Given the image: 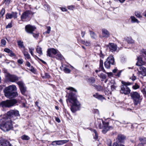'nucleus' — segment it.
Here are the masks:
<instances>
[{"instance_id":"nucleus-63","label":"nucleus","mask_w":146,"mask_h":146,"mask_svg":"<svg viewBox=\"0 0 146 146\" xmlns=\"http://www.w3.org/2000/svg\"><path fill=\"white\" fill-rule=\"evenodd\" d=\"M112 146H119V145L117 142H116L113 143Z\"/></svg>"},{"instance_id":"nucleus-21","label":"nucleus","mask_w":146,"mask_h":146,"mask_svg":"<svg viewBox=\"0 0 146 146\" xmlns=\"http://www.w3.org/2000/svg\"><path fill=\"white\" fill-rule=\"evenodd\" d=\"M93 96L94 97L101 100H103L105 99L102 95L99 94L98 93L94 94Z\"/></svg>"},{"instance_id":"nucleus-17","label":"nucleus","mask_w":146,"mask_h":146,"mask_svg":"<svg viewBox=\"0 0 146 146\" xmlns=\"http://www.w3.org/2000/svg\"><path fill=\"white\" fill-rule=\"evenodd\" d=\"M140 71L138 72L139 74H141L143 76H146V68L143 66H140L139 67Z\"/></svg>"},{"instance_id":"nucleus-15","label":"nucleus","mask_w":146,"mask_h":146,"mask_svg":"<svg viewBox=\"0 0 146 146\" xmlns=\"http://www.w3.org/2000/svg\"><path fill=\"white\" fill-rule=\"evenodd\" d=\"M17 13L16 12H13L11 14L7 13L6 15V18L7 19H11L14 18L15 19L17 17Z\"/></svg>"},{"instance_id":"nucleus-60","label":"nucleus","mask_w":146,"mask_h":146,"mask_svg":"<svg viewBox=\"0 0 146 146\" xmlns=\"http://www.w3.org/2000/svg\"><path fill=\"white\" fill-rule=\"evenodd\" d=\"M141 52L142 53H144L146 55V49H143L141 50Z\"/></svg>"},{"instance_id":"nucleus-30","label":"nucleus","mask_w":146,"mask_h":146,"mask_svg":"<svg viewBox=\"0 0 146 146\" xmlns=\"http://www.w3.org/2000/svg\"><path fill=\"white\" fill-rule=\"evenodd\" d=\"M104 64L105 68L108 69L110 68V65H111V64L110 63V62L107 61V60L105 62Z\"/></svg>"},{"instance_id":"nucleus-4","label":"nucleus","mask_w":146,"mask_h":146,"mask_svg":"<svg viewBox=\"0 0 146 146\" xmlns=\"http://www.w3.org/2000/svg\"><path fill=\"white\" fill-rule=\"evenodd\" d=\"M4 122L1 124V128L4 131H8L12 128V124L11 120L7 118L5 119H3Z\"/></svg>"},{"instance_id":"nucleus-48","label":"nucleus","mask_w":146,"mask_h":146,"mask_svg":"<svg viewBox=\"0 0 146 146\" xmlns=\"http://www.w3.org/2000/svg\"><path fill=\"white\" fill-rule=\"evenodd\" d=\"M114 123L117 126H119L121 124V122H119V121L115 120L114 122Z\"/></svg>"},{"instance_id":"nucleus-58","label":"nucleus","mask_w":146,"mask_h":146,"mask_svg":"<svg viewBox=\"0 0 146 146\" xmlns=\"http://www.w3.org/2000/svg\"><path fill=\"white\" fill-rule=\"evenodd\" d=\"M121 72H122L121 70L119 71L118 72V73H117V74L115 76H118V77H119L120 76L121 74Z\"/></svg>"},{"instance_id":"nucleus-28","label":"nucleus","mask_w":146,"mask_h":146,"mask_svg":"<svg viewBox=\"0 0 146 146\" xmlns=\"http://www.w3.org/2000/svg\"><path fill=\"white\" fill-rule=\"evenodd\" d=\"M82 44L85 45L86 46H90L91 45V43L90 41L82 40Z\"/></svg>"},{"instance_id":"nucleus-43","label":"nucleus","mask_w":146,"mask_h":146,"mask_svg":"<svg viewBox=\"0 0 146 146\" xmlns=\"http://www.w3.org/2000/svg\"><path fill=\"white\" fill-rule=\"evenodd\" d=\"M5 12V9L4 8H2L0 13V17L3 16Z\"/></svg>"},{"instance_id":"nucleus-40","label":"nucleus","mask_w":146,"mask_h":146,"mask_svg":"<svg viewBox=\"0 0 146 146\" xmlns=\"http://www.w3.org/2000/svg\"><path fill=\"white\" fill-rule=\"evenodd\" d=\"M31 34H33V36L36 39H37L39 36V34L38 33H34L33 32V33Z\"/></svg>"},{"instance_id":"nucleus-31","label":"nucleus","mask_w":146,"mask_h":146,"mask_svg":"<svg viewBox=\"0 0 146 146\" xmlns=\"http://www.w3.org/2000/svg\"><path fill=\"white\" fill-rule=\"evenodd\" d=\"M17 42L18 45L19 47L21 48H25L23 42L21 40H18Z\"/></svg>"},{"instance_id":"nucleus-32","label":"nucleus","mask_w":146,"mask_h":146,"mask_svg":"<svg viewBox=\"0 0 146 146\" xmlns=\"http://www.w3.org/2000/svg\"><path fill=\"white\" fill-rule=\"evenodd\" d=\"M0 146H11V145L8 141H6L1 143Z\"/></svg>"},{"instance_id":"nucleus-53","label":"nucleus","mask_w":146,"mask_h":146,"mask_svg":"<svg viewBox=\"0 0 146 146\" xmlns=\"http://www.w3.org/2000/svg\"><path fill=\"white\" fill-rule=\"evenodd\" d=\"M74 8V6L73 5L69 6L68 7V8L69 9L73 10Z\"/></svg>"},{"instance_id":"nucleus-3","label":"nucleus","mask_w":146,"mask_h":146,"mask_svg":"<svg viewBox=\"0 0 146 146\" xmlns=\"http://www.w3.org/2000/svg\"><path fill=\"white\" fill-rule=\"evenodd\" d=\"M96 125L97 128H99L100 129H102L103 127V126H104V129L102 131L104 133H106L110 129L112 128L111 126L108 125V122H104L103 120L101 119L98 120L97 121L96 123Z\"/></svg>"},{"instance_id":"nucleus-11","label":"nucleus","mask_w":146,"mask_h":146,"mask_svg":"<svg viewBox=\"0 0 146 146\" xmlns=\"http://www.w3.org/2000/svg\"><path fill=\"white\" fill-rule=\"evenodd\" d=\"M58 50L54 48H50L48 49L47 51V56L53 58L54 57L53 54L55 55L57 53Z\"/></svg>"},{"instance_id":"nucleus-37","label":"nucleus","mask_w":146,"mask_h":146,"mask_svg":"<svg viewBox=\"0 0 146 146\" xmlns=\"http://www.w3.org/2000/svg\"><path fill=\"white\" fill-rule=\"evenodd\" d=\"M21 139L24 140H28L30 139V137L26 135H23L21 137Z\"/></svg>"},{"instance_id":"nucleus-6","label":"nucleus","mask_w":146,"mask_h":146,"mask_svg":"<svg viewBox=\"0 0 146 146\" xmlns=\"http://www.w3.org/2000/svg\"><path fill=\"white\" fill-rule=\"evenodd\" d=\"M18 103V101L15 99L7 100L6 101H2L0 103L2 107L10 108L13 106Z\"/></svg>"},{"instance_id":"nucleus-9","label":"nucleus","mask_w":146,"mask_h":146,"mask_svg":"<svg viewBox=\"0 0 146 146\" xmlns=\"http://www.w3.org/2000/svg\"><path fill=\"white\" fill-rule=\"evenodd\" d=\"M33 14L32 12L29 10L24 12L21 16V20L23 21H29L30 20V15Z\"/></svg>"},{"instance_id":"nucleus-51","label":"nucleus","mask_w":146,"mask_h":146,"mask_svg":"<svg viewBox=\"0 0 146 146\" xmlns=\"http://www.w3.org/2000/svg\"><path fill=\"white\" fill-rule=\"evenodd\" d=\"M130 78L131 79L132 81H134L136 79V76L134 75V74H133L132 76L130 77Z\"/></svg>"},{"instance_id":"nucleus-33","label":"nucleus","mask_w":146,"mask_h":146,"mask_svg":"<svg viewBox=\"0 0 146 146\" xmlns=\"http://www.w3.org/2000/svg\"><path fill=\"white\" fill-rule=\"evenodd\" d=\"M98 76L102 79V81L106 79L107 77L106 75L103 73H101Z\"/></svg>"},{"instance_id":"nucleus-19","label":"nucleus","mask_w":146,"mask_h":146,"mask_svg":"<svg viewBox=\"0 0 146 146\" xmlns=\"http://www.w3.org/2000/svg\"><path fill=\"white\" fill-rule=\"evenodd\" d=\"M102 35L103 37L107 38L110 35L109 32L107 29H102Z\"/></svg>"},{"instance_id":"nucleus-39","label":"nucleus","mask_w":146,"mask_h":146,"mask_svg":"<svg viewBox=\"0 0 146 146\" xmlns=\"http://www.w3.org/2000/svg\"><path fill=\"white\" fill-rule=\"evenodd\" d=\"M29 51L30 52V53L31 54V55L33 56H34V54H33V51L35 49L34 48H31L29 47Z\"/></svg>"},{"instance_id":"nucleus-41","label":"nucleus","mask_w":146,"mask_h":146,"mask_svg":"<svg viewBox=\"0 0 146 146\" xmlns=\"http://www.w3.org/2000/svg\"><path fill=\"white\" fill-rule=\"evenodd\" d=\"M95 81L94 78H90L88 79V82L90 84H92L94 83Z\"/></svg>"},{"instance_id":"nucleus-18","label":"nucleus","mask_w":146,"mask_h":146,"mask_svg":"<svg viewBox=\"0 0 146 146\" xmlns=\"http://www.w3.org/2000/svg\"><path fill=\"white\" fill-rule=\"evenodd\" d=\"M125 138V137L123 135L120 134L118 135L117 139V141L118 143L123 142Z\"/></svg>"},{"instance_id":"nucleus-8","label":"nucleus","mask_w":146,"mask_h":146,"mask_svg":"<svg viewBox=\"0 0 146 146\" xmlns=\"http://www.w3.org/2000/svg\"><path fill=\"white\" fill-rule=\"evenodd\" d=\"M121 83L124 85H122L121 86L120 92L125 95L129 94L131 91L129 88L127 86V85H129L130 83H127L123 81H122Z\"/></svg>"},{"instance_id":"nucleus-54","label":"nucleus","mask_w":146,"mask_h":146,"mask_svg":"<svg viewBox=\"0 0 146 146\" xmlns=\"http://www.w3.org/2000/svg\"><path fill=\"white\" fill-rule=\"evenodd\" d=\"M47 30L46 32V33H47L49 34L50 33V30H51V28L50 27H47Z\"/></svg>"},{"instance_id":"nucleus-24","label":"nucleus","mask_w":146,"mask_h":146,"mask_svg":"<svg viewBox=\"0 0 146 146\" xmlns=\"http://www.w3.org/2000/svg\"><path fill=\"white\" fill-rule=\"evenodd\" d=\"M125 40L129 44H133L134 43V41L131 38L127 37L125 38Z\"/></svg>"},{"instance_id":"nucleus-34","label":"nucleus","mask_w":146,"mask_h":146,"mask_svg":"<svg viewBox=\"0 0 146 146\" xmlns=\"http://www.w3.org/2000/svg\"><path fill=\"white\" fill-rule=\"evenodd\" d=\"M135 15L136 17L138 18H141L142 16L141 15L140 13L138 11H136L135 12Z\"/></svg>"},{"instance_id":"nucleus-49","label":"nucleus","mask_w":146,"mask_h":146,"mask_svg":"<svg viewBox=\"0 0 146 146\" xmlns=\"http://www.w3.org/2000/svg\"><path fill=\"white\" fill-rule=\"evenodd\" d=\"M93 132L95 133V136H94V138L95 139H97L98 138V134H97L96 131V130H94L93 131Z\"/></svg>"},{"instance_id":"nucleus-50","label":"nucleus","mask_w":146,"mask_h":146,"mask_svg":"<svg viewBox=\"0 0 146 146\" xmlns=\"http://www.w3.org/2000/svg\"><path fill=\"white\" fill-rule=\"evenodd\" d=\"M9 55L11 57L15 56H16L15 54L12 51H11L9 53Z\"/></svg>"},{"instance_id":"nucleus-26","label":"nucleus","mask_w":146,"mask_h":146,"mask_svg":"<svg viewBox=\"0 0 146 146\" xmlns=\"http://www.w3.org/2000/svg\"><path fill=\"white\" fill-rule=\"evenodd\" d=\"M23 54L25 57V59H30L31 58V57L30 54L28 53V52L25 50L23 52Z\"/></svg>"},{"instance_id":"nucleus-46","label":"nucleus","mask_w":146,"mask_h":146,"mask_svg":"<svg viewBox=\"0 0 146 146\" xmlns=\"http://www.w3.org/2000/svg\"><path fill=\"white\" fill-rule=\"evenodd\" d=\"M91 35L92 37L94 39H96L97 37L96 35L93 33H91Z\"/></svg>"},{"instance_id":"nucleus-29","label":"nucleus","mask_w":146,"mask_h":146,"mask_svg":"<svg viewBox=\"0 0 146 146\" xmlns=\"http://www.w3.org/2000/svg\"><path fill=\"white\" fill-rule=\"evenodd\" d=\"M37 52L40 55L42 54V48L39 46H37L36 48Z\"/></svg>"},{"instance_id":"nucleus-2","label":"nucleus","mask_w":146,"mask_h":146,"mask_svg":"<svg viewBox=\"0 0 146 146\" xmlns=\"http://www.w3.org/2000/svg\"><path fill=\"white\" fill-rule=\"evenodd\" d=\"M17 90L16 86L14 85L6 87L4 90L5 96L9 98H12L17 97L18 94L17 92Z\"/></svg>"},{"instance_id":"nucleus-59","label":"nucleus","mask_w":146,"mask_h":146,"mask_svg":"<svg viewBox=\"0 0 146 146\" xmlns=\"http://www.w3.org/2000/svg\"><path fill=\"white\" fill-rule=\"evenodd\" d=\"M116 87L114 85H112L111 86V89L112 90H114L115 89Z\"/></svg>"},{"instance_id":"nucleus-25","label":"nucleus","mask_w":146,"mask_h":146,"mask_svg":"<svg viewBox=\"0 0 146 146\" xmlns=\"http://www.w3.org/2000/svg\"><path fill=\"white\" fill-rule=\"evenodd\" d=\"M130 18L131 19V22L132 23H139V21L135 18V17L133 16H131L130 17Z\"/></svg>"},{"instance_id":"nucleus-44","label":"nucleus","mask_w":146,"mask_h":146,"mask_svg":"<svg viewBox=\"0 0 146 146\" xmlns=\"http://www.w3.org/2000/svg\"><path fill=\"white\" fill-rule=\"evenodd\" d=\"M67 89L68 90H69L71 91H74L76 92H77L76 90L75 89L72 87H69L67 88Z\"/></svg>"},{"instance_id":"nucleus-42","label":"nucleus","mask_w":146,"mask_h":146,"mask_svg":"<svg viewBox=\"0 0 146 146\" xmlns=\"http://www.w3.org/2000/svg\"><path fill=\"white\" fill-rule=\"evenodd\" d=\"M1 46H4L6 45V41L5 39H2L1 41Z\"/></svg>"},{"instance_id":"nucleus-62","label":"nucleus","mask_w":146,"mask_h":146,"mask_svg":"<svg viewBox=\"0 0 146 146\" xmlns=\"http://www.w3.org/2000/svg\"><path fill=\"white\" fill-rule=\"evenodd\" d=\"M26 65L28 67H29L31 66L30 63L28 61H27L26 62Z\"/></svg>"},{"instance_id":"nucleus-16","label":"nucleus","mask_w":146,"mask_h":146,"mask_svg":"<svg viewBox=\"0 0 146 146\" xmlns=\"http://www.w3.org/2000/svg\"><path fill=\"white\" fill-rule=\"evenodd\" d=\"M102 71L104 72H106L105 70L104 69L103 66V61L101 59L100 61V67L99 70H96L95 72L97 73L98 72L100 71Z\"/></svg>"},{"instance_id":"nucleus-38","label":"nucleus","mask_w":146,"mask_h":146,"mask_svg":"<svg viewBox=\"0 0 146 146\" xmlns=\"http://www.w3.org/2000/svg\"><path fill=\"white\" fill-rule=\"evenodd\" d=\"M56 58L58 60H61L62 58V56L60 54H58L56 56Z\"/></svg>"},{"instance_id":"nucleus-52","label":"nucleus","mask_w":146,"mask_h":146,"mask_svg":"<svg viewBox=\"0 0 146 146\" xmlns=\"http://www.w3.org/2000/svg\"><path fill=\"white\" fill-rule=\"evenodd\" d=\"M11 50L8 48H5L4 49V51L7 53H9L11 51Z\"/></svg>"},{"instance_id":"nucleus-55","label":"nucleus","mask_w":146,"mask_h":146,"mask_svg":"<svg viewBox=\"0 0 146 146\" xmlns=\"http://www.w3.org/2000/svg\"><path fill=\"white\" fill-rule=\"evenodd\" d=\"M51 144H52V145H53V146L57 145V142H56V141H52V142Z\"/></svg>"},{"instance_id":"nucleus-45","label":"nucleus","mask_w":146,"mask_h":146,"mask_svg":"<svg viewBox=\"0 0 146 146\" xmlns=\"http://www.w3.org/2000/svg\"><path fill=\"white\" fill-rule=\"evenodd\" d=\"M17 62L18 63L20 64H23V60L22 59L20 58L18 60Z\"/></svg>"},{"instance_id":"nucleus-61","label":"nucleus","mask_w":146,"mask_h":146,"mask_svg":"<svg viewBox=\"0 0 146 146\" xmlns=\"http://www.w3.org/2000/svg\"><path fill=\"white\" fill-rule=\"evenodd\" d=\"M108 75V76H112V75H113V74L112 72H105Z\"/></svg>"},{"instance_id":"nucleus-13","label":"nucleus","mask_w":146,"mask_h":146,"mask_svg":"<svg viewBox=\"0 0 146 146\" xmlns=\"http://www.w3.org/2000/svg\"><path fill=\"white\" fill-rule=\"evenodd\" d=\"M36 27L34 26L28 25L26 26L25 30L28 33L31 34L36 29Z\"/></svg>"},{"instance_id":"nucleus-23","label":"nucleus","mask_w":146,"mask_h":146,"mask_svg":"<svg viewBox=\"0 0 146 146\" xmlns=\"http://www.w3.org/2000/svg\"><path fill=\"white\" fill-rule=\"evenodd\" d=\"M69 141L68 140L56 141L57 145H61L66 143Z\"/></svg>"},{"instance_id":"nucleus-10","label":"nucleus","mask_w":146,"mask_h":146,"mask_svg":"<svg viewBox=\"0 0 146 146\" xmlns=\"http://www.w3.org/2000/svg\"><path fill=\"white\" fill-rule=\"evenodd\" d=\"M17 83L19 86L22 94L23 95H25V92L27 91V88L25 84L22 81H18Z\"/></svg>"},{"instance_id":"nucleus-7","label":"nucleus","mask_w":146,"mask_h":146,"mask_svg":"<svg viewBox=\"0 0 146 146\" xmlns=\"http://www.w3.org/2000/svg\"><path fill=\"white\" fill-rule=\"evenodd\" d=\"M7 115L8 119L14 120L17 118V117L19 116L18 111L17 110H11L7 112Z\"/></svg>"},{"instance_id":"nucleus-36","label":"nucleus","mask_w":146,"mask_h":146,"mask_svg":"<svg viewBox=\"0 0 146 146\" xmlns=\"http://www.w3.org/2000/svg\"><path fill=\"white\" fill-rule=\"evenodd\" d=\"M139 140L141 142V143L143 145L146 143V138H140Z\"/></svg>"},{"instance_id":"nucleus-57","label":"nucleus","mask_w":146,"mask_h":146,"mask_svg":"<svg viewBox=\"0 0 146 146\" xmlns=\"http://www.w3.org/2000/svg\"><path fill=\"white\" fill-rule=\"evenodd\" d=\"M12 25L11 23H9L6 26V28H10L12 27Z\"/></svg>"},{"instance_id":"nucleus-12","label":"nucleus","mask_w":146,"mask_h":146,"mask_svg":"<svg viewBox=\"0 0 146 146\" xmlns=\"http://www.w3.org/2000/svg\"><path fill=\"white\" fill-rule=\"evenodd\" d=\"M6 76L10 81L12 82H15L19 80V78L17 76L9 74H7Z\"/></svg>"},{"instance_id":"nucleus-64","label":"nucleus","mask_w":146,"mask_h":146,"mask_svg":"<svg viewBox=\"0 0 146 146\" xmlns=\"http://www.w3.org/2000/svg\"><path fill=\"white\" fill-rule=\"evenodd\" d=\"M94 112L95 113L97 114L98 115L99 114V110H98L96 109L95 110Z\"/></svg>"},{"instance_id":"nucleus-5","label":"nucleus","mask_w":146,"mask_h":146,"mask_svg":"<svg viewBox=\"0 0 146 146\" xmlns=\"http://www.w3.org/2000/svg\"><path fill=\"white\" fill-rule=\"evenodd\" d=\"M130 96L133 100L134 104L137 105L140 104L142 99V96L137 92H132L130 93Z\"/></svg>"},{"instance_id":"nucleus-35","label":"nucleus","mask_w":146,"mask_h":146,"mask_svg":"<svg viewBox=\"0 0 146 146\" xmlns=\"http://www.w3.org/2000/svg\"><path fill=\"white\" fill-rule=\"evenodd\" d=\"M42 76L43 78H49L50 76L47 73H45L44 74H42Z\"/></svg>"},{"instance_id":"nucleus-47","label":"nucleus","mask_w":146,"mask_h":146,"mask_svg":"<svg viewBox=\"0 0 146 146\" xmlns=\"http://www.w3.org/2000/svg\"><path fill=\"white\" fill-rule=\"evenodd\" d=\"M97 89L99 91H102L103 90V87L99 85L97 86Z\"/></svg>"},{"instance_id":"nucleus-1","label":"nucleus","mask_w":146,"mask_h":146,"mask_svg":"<svg viewBox=\"0 0 146 146\" xmlns=\"http://www.w3.org/2000/svg\"><path fill=\"white\" fill-rule=\"evenodd\" d=\"M68 101L72 104L70 109L72 112L74 113L79 109L80 104L77 100V96L74 93H69L68 98L66 100V102H68Z\"/></svg>"},{"instance_id":"nucleus-56","label":"nucleus","mask_w":146,"mask_h":146,"mask_svg":"<svg viewBox=\"0 0 146 146\" xmlns=\"http://www.w3.org/2000/svg\"><path fill=\"white\" fill-rule=\"evenodd\" d=\"M133 88L134 89H136L139 88V86L138 85L135 84L134 86H133Z\"/></svg>"},{"instance_id":"nucleus-20","label":"nucleus","mask_w":146,"mask_h":146,"mask_svg":"<svg viewBox=\"0 0 146 146\" xmlns=\"http://www.w3.org/2000/svg\"><path fill=\"white\" fill-rule=\"evenodd\" d=\"M137 62L136 63V65L141 66V65L144 64V62L142 61V59L140 56L137 57Z\"/></svg>"},{"instance_id":"nucleus-22","label":"nucleus","mask_w":146,"mask_h":146,"mask_svg":"<svg viewBox=\"0 0 146 146\" xmlns=\"http://www.w3.org/2000/svg\"><path fill=\"white\" fill-rule=\"evenodd\" d=\"M107 61L110 62V63L111 65H113L114 62V58L113 56H109L108 58Z\"/></svg>"},{"instance_id":"nucleus-14","label":"nucleus","mask_w":146,"mask_h":146,"mask_svg":"<svg viewBox=\"0 0 146 146\" xmlns=\"http://www.w3.org/2000/svg\"><path fill=\"white\" fill-rule=\"evenodd\" d=\"M110 51L113 52L116 51L117 49V46L114 43H109L107 46Z\"/></svg>"},{"instance_id":"nucleus-27","label":"nucleus","mask_w":146,"mask_h":146,"mask_svg":"<svg viewBox=\"0 0 146 146\" xmlns=\"http://www.w3.org/2000/svg\"><path fill=\"white\" fill-rule=\"evenodd\" d=\"M63 66V65H62L61 67H60V68L61 69H63V70L66 73H69L70 72L71 70L69 69L66 67H64V68Z\"/></svg>"}]
</instances>
